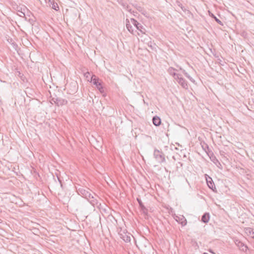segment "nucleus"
Listing matches in <instances>:
<instances>
[{"instance_id":"f257e3e1","label":"nucleus","mask_w":254,"mask_h":254,"mask_svg":"<svg viewBox=\"0 0 254 254\" xmlns=\"http://www.w3.org/2000/svg\"><path fill=\"white\" fill-rule=\"evenodd\" d=\"M93 194L94 195L91 194L90 197H87V199L94 207H96L99 210L102 209L103 206L99 201L102 200L95 193H93Z\"/></svg>"},{"instance_id":"f03ea898","label":"nucleus","mask_w":254,"mask_h":254,"mask_svg":"<svg viewBox=\"0 0 254 254\" xmlns=\"http://www.w3.org/2000/svg\"><path fill=\"white\" fill-rule=\"evenodd\" d=\"M90 82H92L101 93L104 94L105 93V88L103 86V82L95 75L92 74Z\"/></svg>"},{"instance_id":"7ed1b4c3","label":"nucleus","mask_w":254,"mask_h":254,"mask_svg":"<svg viewBox=\"0 0 254 254\" xmlns=\"http://www.w3.org/2000/svg\"><path fill=\"white\" fill-rule=\"evenodd\" d=\"M76 190L79 195L86 199H87V197H90V195L91 194L89 191V189L85 188L80 185H78L76 187Z\"/></svg>"},{"instance_id":"20e7f679","label":"nucleus","mask_w":254,"mask_h":254,"mask_svg":"<svg viewBox=\"0 0 254 254\" xmlns=\"http://www.w3.org/2000/svg\"><path fill=\"white\" fill-rule=\"evenodd\" d=\"M154 157L159 163L165 162V155L161 151L157 149H155L153 153Z\"/></svg>"},{"instance_id":"39448f33","label":"nucleus","mask_w":254,"mask_h":254,"mask_svg":"<svg viewBox=\"0 0 254 254\" xmlns=\"http://www.w3.org/2000/svg\"><path fill=\"white\" fill-rule=\"evenodd\" d=\"M66 88L67 93L73 94L76 93L78 89V84L76 81H73L66 85Z\"/></svg>"},{"instance_id":"423d86ee","label":"nucleus","mask_w":254,"mask_h":254,"mask_svg":"<svg viewBox=\"0 0 254 254\" xmlns=\"http://www.w3.org/2000/svg\"><path fill=\"white\" fill-rule=\"evenodd\" d=\"M183 164L181 162L176 163L175 161L170 162L168 167L172 172H178L179 169L183 167Z\"/></svg>"},{"instance_id":"0eeeda50","label":"nucleus","mask_w":254,"mask_h":254,"mask_svg":"<svg viewBox=\"0 0 254 254\" xmlns=\"http://www.w3.org/2000/svg\"><path fill=\"white\" fill-rule=\"evenodd\" d=\"M52 97V101L55 103L57 106H63L66 105L67 104V101L65 99H62L61 98L57 97L56 95L55 97Z\"/></svg>"},{"instance_id":"6e6552de","label":"nucleus","mask_w":254,"mask_h":254,"mask_svg":"<svg viewBox=\"0 0 254 254\" xmlns=\"http://www.w3.org/2000/svg\"><path fill=\"white\" fill-rule=\"evenodd\" d=\"M235 245L237 246L239 249L243 252H246L248 249V246L244 243L241 242L239 239H235L234 240Z\"/></svg>"},{"instance_id":"1a4fd4ad","label":"nucleus","mask_w":254,"mask_h":254,"mask_svg":"<svg viewBox=\"0 0 254 254\" xmlns=\"http://www.w3.org/2000/svg\"><path fill=\"white\" fill-rule=\"evenodd\" d=\"M205 178L208 187L214 191L216 188L212 178L207 175H205Z\"/></svg>"},{"instance_id":"9d476101","label":"nucleus","mask_w":254,"mask_h":254,"mask_svg":"<svg viewBox=\"0 0 254 254\" xmlns=\"http://www.w3.org/2000/svg\"><path fill=\"white\" fill-rule=\"evenodd\" d=\"M175 219L178 223L181 224L182 226H185L187 224V219L183 215H181L180 216H176Z\"/></svg>"},{"instance_id":"9b49d317","label":"nucleus","mask_w":254,"mask_h":254,"mask_svg":"<svg viewBox=\"0 0 254 254\" xmlns=\"http://www.w3.org/2000/svg\"><path fill=\"white\" fill-rule=\"evenodd\" d=\"M130 20L132 24L136 28L137 30L141 32H143L142 29H143V27L140 23H139L134 18H131Z\"/></svg>"},{"instance_id":"f8f14e48","label":"nucleus","mask_w":254,"mask_h":254,"mask_svg":"<svg viewBox=\"0 0 254 254\" xmlns=\"http://www.w3.org/2000/svg\"><path fill=\"white\" fill-rule=\"evenodd\" d=\"M178 82L183 88L185 89L188 88V82L184 78L180 77V79L178 80Z\"/></svg>"},{"instance_id":"ddd939ff","label":"nucleus","mask_w":254,"mask_h":254,"mask_svg":"<svg viewBox=\"0 0 254 254\" xmlns=\"http://www.w3.org/2000/svg\"><path fill=\"white\" fill-rule=\"evenodd\" d=\"M245 232L248 236L251 237L253 239L254 238V229L249 227L246 228Z\"/></svg>"},{"instance_id":"4468645a","label":"nucleus","mask_w":254,"mask_h":254,"mask_svg":"<svg viewBox=\"0 0 254 254\" xmlns=\"http://www.w3.org/2000/svg\"><path fill=\"white\" fill-rule=\"evenodd\" d=\"M49 4L50 6H51L53 9L57 11L59 9V7L58 3L56 2L54 0H49Z\"/></svg>"},{"instance_id":"2eb2a0df","label":"nucleus","mask_w":254,"mask_h":254,"mask_svg":"<svg viewBox=\"0 0 254 254\" xmlns=\"http://www.w3.org/2000/svg\"><path fill=\"white\" fill-rule=\"evenodd\" d=\"M137 201L139 204V207L140 208L141 210L143 211L144 213H146L147 212V209L145 207V206L143 205L141 200L139 198H137Z\"/></svg>"},{"instance_id":"dca6fc26","label":"nucleus","mask_w":254,"mask_h":254,"mask_svg":"<svg viewBox=\"0 0 254 254\" xmlns=\"http://www.w3.org/2000/svg\"><path fill=\"white\" fill-rule=\"evenodd\" d=\"M152 123L154 126L158 127L161 123V119L157 116H154L152 119Z\"/></svg>"},{"instance_id":"f3484780","label":"nucleus","mask_w":254,"mask_h":254,"mask_svg":"<svg viewBox=\"0 0 254 254\" xmlns=\"http://www.w3.org/2000/svg\"><path fill=\"white\" fill-rule=\"evenodd\" d=\"M210 219V215L208 213H204L201 217V221L204 223L208 222Z\"/></svg>"},{"instance_id":"a211bd4d","label":"nucleus","mask_w":254,"mask_h":254,"mask_svg":"<svg viewBox=\"0 0 254 254\" xmlns=\"http://www.w3.org/2000/svg\"><path fill=\"white\" fill-rule=\"evenodd\" d=\"M120 235L121 238H122L125 242L127 243L130 242V237L126 233H124V234H120Z\"/></svg>"},{"instance_id":"6ab92c4d","label":"nucleus","mask_w":254,"mask_h":254,"mask_svg":"<svg viewBox=\"0 0 254 254\" xmlns=\"http://www.w3.org/2000/svg\"><path fill=\"white\" fill-rule=\"evenodd\" d=\"M209 16L214 19V20L220 25H223V23L222 22L221 20H220L218 18H217L212 13L209 11Z\"/></svg>"},{"instance_id":"aec40b11","label":"nucleus","mask_w":254,"mask_h":254,"mask_svg":"<svg viewBox=\"0 0 254 254\" xmlns=\"http://www.w3.org/2000/svg\"><path fill=\"white\" fill-rule=\"evenodd\" d=\"M176 70V69H175V68L173 67H169V68L168 69V73L172 75L173 76H174V75H176V73L174 71Z\"/></svg>"},{"instance_id":"412c9836","label":"nucleus","mask_w":254,"mask_h":254,"mask_svg":"<svg viewBox=\"0 0 254 254\" xmlns=\"http://www.w3.org/2000/svg\"><path fill=\"white\" fill-rule=\"evenodd\" d=\"M176 4L178 6L181 7V8L184 11H185L186 10V9L185 7L183 5V4L181 3V2L178 0L176 1Z\"/></svg>"},{"instance_id":"4be33fe9","label":"nucleus","mask_w":254,"mask_h":254,"mask_svg":"<svg viewBox=\"0 0 254 254\" xmlns=\"http://www.w3.org/2000/svg\"><path fill=\"white\" fill-rule=\"evenodd\" d=\"M126 27H127V28L128 29V30L129 31V32H131V30L132 29V26L129 23V21L127 19V23H126Z\"/></svg>"},{"instance_id":"5701e85b","label":"nucleus","mask_w":254,"mask_h":254,"mask_svg":"<svg viewBox=\"0 0 254 254\" xmlns=\"http://www.w3.org/2000/svg\"><path fill=\"white\" fill-rule=\"evenodd\" d=\"M133 5L140 12H142L143 10V8L140 6L137 5V4H133Z\"/></svg>"},{"instance_id":"b1692460","label":"nucleus","mask_w":254,"mask_h":254,"mask_svg":"<svg viewBox=\"0 0 254 254\" xmlns=\"http://www.w3.org/2000/svg\"><path fill=\"white\" fill-rule=\"evenodd\" d=\"M173 77L177 82H178V80L180 79V77H182L180 74L177 73H176V75H174Z\"/></svg>"},{"instance_id":"393cba45","label":"nucleus","mask_w":254,"mask_h":254,"mask_svg":"<svg viewBox=\"0 0 254 254\" xmlns=\"http://www.w3.org/2000/svg\"><path fill=\"white\" fill-rule=\"evenodd\" d=\"M183 73L184 74V75L187 77L189 79H190L191 81H192L191 80V77L190 76V75L185 70H183Z\"/></svg>"},{"instance_id":"a878e982","label":"nucleus","mask_w":254,"mask_h":254,"mask_svg":"<svg viewBox=\"0 0 254 254\" xmlns=\"http://www.w3.org/2000/svg\"><path fill=\"white\" fill-rule=\"evenodd\" d=\"M125 9L126 10H127L128 11H129V12L132 13L131 9L130 8H129V6L128 5H126Z\"/></svg>"},{"instance_id":"bb28decb","label":"nucleus","mask_w":254,"mask_h":254,"mask_svg":"<svg viewBox=\"0 0 254 254\" xmlns=\"http://www.w3.org/2000/svg\"><path fill=\"white\" fill-rule=\"evenodd\" d=\"M84 75L85 76H86V77L87 78H88V76L90 75V73L89 72L87 71V72H86L85 74H84Z\"/></svg>"},{"instance_id":"cd10ccee","label":"nucleus","mask_w":254,"mask_h":254,"mask_svg":"<svg viewBox=\"0 0 254 254\" xmlns=\"http://www.w3.org/2000/svg\"><path fill=\"white\" fill-rule=\"evenodd\" d=\"M127 5L126 3H122V5L125 8V7H126V5Z\"/></svg>"},{"instance_id":"c85d7f7f","label":"nucleus","mask_w":254,"mask_h":254,"mask_svg":"<svg viewBox=\"0 0 254 254\" xmlns=\"http://www.w3.org/2000/svg\"><path fill=\"white\" fill-rule=\"evenodd\" d=\"M21 13H20V16L21 17H22V16H25V14H24V13H23V12H21Z\"/></svg>"},{"instance_id":"c756f323","label":"nucleus","mask_w":254,"mask_h":254,"mask_svg":"<svg viewBox=\"0 0 254 254\" xmlns=\"http://www.w3.org/2000/svg\"><path fill=\"white\" fill-rule=\"evenodd\" d=\"M12 45H13V46H17V45H16V43H12Z\"/></svg>"},{"instance_id":"7c9ffc66","label":"nucleus","mask_w":254,"mask_h":254,"mask_svg":"<svg viewBox=\"0 0 254 254\" xmlns=\"http://www.w3.org/2000/svg\"><path fill=\"white\" fill-rule=\"evenodd\" d=\"M205 147L207 148V149H208V146L207 144L205 145Z\"/></svg>"},{"instance_id":"2f4dec72","label":"nucleus","mask_w":254,"mask_h":254,"mask_svg":"<svg viewBox=\"0 0 254 254\" xmlns=\"http://www.w3.org/2000/svg\"><path fill=\"white\" fill-rule=\"evenodd\" d=\"M2 222V220L0 218V223Z\"/></svg>"},{"instance_id":"473e14b6","label":"nucleus","mask_w":254,"mask_h":254,"mask_svg":"<svg viewBox=\"0 0 254 254\" xmlns=\"http://www.w3.org/2000/svg\"><path fill=\"white\" fill-rule=\"evenodd\" d=\"M203 254H208L207 253H204Z\"/></svg>"},{"instance_id":"72a5a7b5","label":"nucleus","mask_w":254,"mask_h":254,"mask_svg":"<svg viewBox=\"0 0 254 254\" xmlns=\"http://www.w3.org/2000/svg\"><path fill=\"white\" fill-rule=\"evenodd\" d=\"M202 148H203L204 150H205V149L204 148V146H202Z\"/></svg>"}]
</instances>
